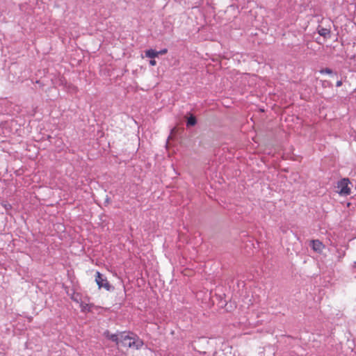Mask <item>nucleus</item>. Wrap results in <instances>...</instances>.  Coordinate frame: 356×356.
Here are the masks:
<instances>
[{
    "mask_svg": "<svg viewBox=\"0 0 356 356\" xmlns=\"http://www.w3.org/2000/svg\"><path fill=\"white\" fill-rule=\"evenodd\" d=\"M120 341L123 346L138 350L144 345V342L136 334L126 332H120Z\"/></svg>",
    "mask_w": 356,
    "mask_h": 356,
    "instance_id": "obj_1",
    "label": "nucleus"
},
{
    "mask_svg": "<svg viewBox=\"0 0 356 356\" xmlns=\"http://www.w3.org/2000/svg\"><path fill=\"white\" fill-rule=\"evenodd\" d=\"M350 181L348 178H343L337 183V193L341 197H346L351 193Z\"/></svg>",
    "mask_w": 356,
    "mask_h": 356,
    "instance_id": "obj_2",
    "label": "nucleus"
},
{
    "mask_svg": "<svg viewBox=\"0 0 356 356\" xmlns=\"http://www.w3.org/2000/svg\"><path fill=\"white\" fill-rule=\"evenodd\" d=\"M95 282H96V283L98 285L99 289L104 288V289H105L108 291H111L113 289V287L109 284V282L107 280L106 277H105L99 271H97L96 273Z\"/></svg>",
    "mask_w": 356,
    "mask_h": 356,
    "instance_id": "obj_3",
    "label": "nucleus"
},
{
    "mask_svg": "<svg viewBox=\"0 0 356 356\" xmlns=\"http://www.w3.org/2000/svg\"><path fill=\"white\" fill-rule=\"evenodd\" d=\"M330 29L331 24L330 22L327 25H325V26H323V24L318 25L317 31L319 35L323 38L324 42H325L327 39H330L331 38L332 33Z\"/></svg>",
    "mask_w": 356,
    "mask_h": 356,
    "instance_id": "obj_4",
    "label": "nucleus"
},
{
    "mask_svg": "<svg viewBox=\"0 0 356 356\" xmlns=\"http://www.w3.org/2000/svg\"><path fill=\"white\" fill-rule=\"evenodd\" d=\"M167 49H163L159 51L149 49L145 51V56L149 58H155L159 57V55H164L167 53Z\"/></svg>",
    "mask_w": 356,
    "mask_h": 356,
    "instance_id": "obj_5",
    "label": "nucleus"
},
{
    "mask_svg": "<svg viewBox=\"0 0 356 356\" xmlns=\"http://www.w3.org/2000/svg\"><path fill=\"white\" fill-rule=\"evenodd\" d=\"M311 243L313 250L316 252H321L324 248V245L319 240H312Z\"/></svg>",
    "mask_w": 356,
    "mask_h": 356,
    "instance_id": "obj_6",
    "label": "nucleus"
},
{
    "mask_svg": "<svg viewBox=\"0 0 356 356\" xmlns=\"http://www.w3.org/2000/svg\"><path fill=\"white\" fill-rule=\"evenodd\" d=\"M104 336L111 340L112 341L115 342L116 344H118L120 342V333L119 334H111L108 330H106L104 332Z\"/></svg>",
    "mask_w": 356,
    "mask_h": 356,
    "instance_id": "obj_7",
    "label": "nucleus"
},
{
    "mask_svg": "<svg viewBox=\"0 0 356 356\" xmlns=\"http://www.w3.org/2000/svg\"><path fill=\"white\" fill-rule=\"evenodd\" d=\"M92 307V305L86 303L84 302H80V308L82 312H90Z\"/></svg>",
    "mask_w": 356,
    "mask_h": 356,
    "instance_id": "obj_8",
    "label": "nucleus"
},
{
    "mask_svg": "<svg viewBox=\"0 0 356 356\" xmlns=\"http://www.w3.org/2000/svg\"><path fill=\"white\" fill-rule=\"evenodd\" d=\"M196 123L197 120L195 117L193 115H191L187 120L186 125L187 127L194 126L196 124Z\"/></svg>",
    "mask_w": 356,
    "mask_h": 356,
    "instance_id": "obj_9",
    "label": "nucleus"
},
{
    "mask_svg": "<svg viewBox=\"0 0 356 356\" xmlns=\"http://www.w3.org/2000/svg\"><path fill=\"white\" fill-rule=\"evenodd\" d=\"M1 206L5 209L6 211H9L12 209V205L8 202H3Z\"/></svg>",
    "mask_w": 356,
    "mask_h": 356,
    "instance_id": "obj_10",
    "label": "nucleus"
},
{
    "mask_svg": "<svg viewBox=\"0 0 356 356\" xmlns=\"http://www.w3.org/2000/svg\"><path fill=\"white\" fill-rule=\"evenodd\" d=\"M321 74H332V70L330 68H325L320 70Z\"/></svg>",
    "mask_w": 356,
    "mask_h": 356,
    "instance_id": "obj_11",
    "label": "nucleus"
},
{
    "mask_svg": "<svg viewBox=\"0 0 356 356\" xmlns=\"http://www.w3.org/2000/svg\"><path fill=\"white\" fill-rule=\"evenodd\" d=\"M149 65H152V66H154L156 65V61L155 60L154 58H151L150 60H149Z\"/></svg>",
    "mask_w": 356,
    "mask_h": 356,
    "instance_id": "obj_12",
    "label": "nucleus"
},
{
    "mask_svg": "<svg viewBox=\"0 0 356 356\" xmlns=\"http://www.w3.org/2000/svg\"><path fill=\"white\" fill-rule=\"evenodd\" d=\"M77 296H78V295H76V296H73V297L72 298V299L74 301H75V302H79V299L77 298Z\"/></svg>",
    "mask_w": 356,
    "mask_h": 356,
    "instance_id": "obj_13",
    "label": "nucleus"
},
{
    "mask_svg": "<svg viewBox=\"0 0 356 356\" xmlns=\"http://www.w3.org/2000/svg\"><path fill=\"white\" fill-rule=\"evenodd\" d=\"M341 84H342L341 81H337V82L336 86H337V87H339V86H341Z\"/></svg>",
    "mask_w": 356,
    "mask_h": 356,
    "instance_id": "obj_14",
    "label": "nucleus"
},
{
    "mask_svg": "<svg viewBox=\"0 0 356 356\" xmlns=\"http://www.w3.org/2000/svg\"><path fill=\"white\" fill-rule=\"evenodd\" d=\"M105 202L109 203V198L108 197L106 198Z\"/></svg>",
    "mask_w": 356,
    "mask_h": 356,
    "instance_id": "obj_15",
    "label": "nucleus"
},
{
    "mask_svg": "<svg viewBox=\"0 0 356 356\" xmlns=\"http://www.w3.org/2000/svg\"><path fill=\"white\" fill-rule=\"evenodd\" d=\"M355 266H356V262H355V266H354V269H353V273L355 272Z\"/></svg>",
    "mask_w": 356,
    "mask_h": 356,
    "instance_id": "obj_16",
    "label": "nucleus"
}]
</instances>
